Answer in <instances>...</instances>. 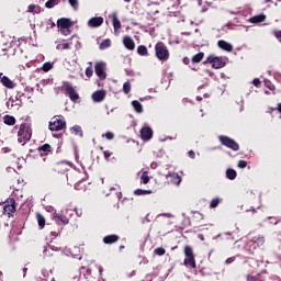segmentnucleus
<instances>
[{
  "label": "nucleus",
  "instance_id": "obj_38",
  "mask_svg": "<svg viewBox=\"0 0 281 281\" xmlns=\"http://www.w3.org/2000/svg\"><path fill=\"white\" fill-rule=\"evenodd\" d=\"M70 47H71V44H69V43H64V44H58L57 45V49H59V50L70 49Z\"/></svg>",
  "mask_w": 281,
  "mask_h": 281
},
{
  "label": "nucleus",
  "instance_id": "obj_41",
  "mask_svg": "<svg viewBox=\"0 0 281 281\" xmlns=\"http://www.w3.org/2000/svg\"><path fill=\"white\" fill-rule=\"evenodd\" d=\"M98 78H100V80H104L106 78V72L105 71H95Z\"/></svg>",
  "mask_w": 281,
  "mask_h": 281
},
{
  "label": "nucleus",
  "instance_id": "obj_8",
  "mask_svg": "<svg viewBox=\"0 0 281 281\" xmlns=\"http://www.w3.org/2000/svg\"><path fill=\"white\" fill-rule=\"evenodd\" d=\"M14 204H15L14 199H10L7 202H4L3 214H7L8 216H10V214H14V212H16V206Z\"/></svg>",
  "mask_w": 281,
  "mask_h": 281
},
{
  "label": "nucleus",
  "instance_id": "obj_25",
  "mask_svg": "<svg viewBox=\"0 0 281 281\" xmlns=\"http://www.w3.org/2000/svg\"><path fill=\"white\" fill-rule=\"evenodd\" d=\"M134 194H136V196H144L146 194H153L151 190H144V189H137L134 191Z\"/></svg>",
  "mask_w": 281,
  "mask_h": 281
},
{
  "label": "nucleus",
  "instance_id": "obj_20",
  "mask_svg": "<svg viewBox=\"0 0 281 281\" xmlns=\"http://www.w3.org/2000/svg\"><path fill=\"white\" fill-rule=\"evenodd\" d=\"M1 82L3 87H7V89H14V81L10 80L8 77H2Z\"/></svg>",
  "mask_w": 281,
  "mask_h": 281
},
{
  "label": "nucleus",
  "instance_id": "obj_54",
  "mask_svg": "<svg viewBox=\"0 0 281 281\" xmlns=\"http://www.w3.org/2000/svg\"><path fill=\"white\" fill-rule=\"evenodd\" d=\"M150 214H147L146 217L143 220V223H150V220L148 218Z\"/></svg>",
  "mask_w": 281,
  "mask_h": 281
},
{
  "label": "nucleus",
  "instance_id": "obj_49",
  "mask_svg": "<svg viewBox=\"0 0 281 281\" xmlns=\"http://www.w3.org/2000/svg\"><path fill=\"white\" fill-rule=\"evenodd\" d=\"M32 65H34V61L25 64V67H23V69H32Z\"/></svg>",
  "mask_w": 281,
  "mask_h": 281
},
{
  "label": "nucleus",
  "instance_id": "obj_43",
  "mask_svg": "<svg viewBox=\"0 0 281 281\" xmlns=\"http://www.w3.org/2000/svg\"><path fill=\"white\" fill-rule=\"evenodd\" d=\"M60 33H61L64 36H69V34H71V30H69V27L60 29Z\"/></svg>",
  "mask_w": 281,
  "mask_h": 281
},
{
  "label": "nucleus",
  "instance_id": "obj_18",
  "mask_svg": "<svg viewBox=\"0 0 281 281\" xmlns=\"http://www.w3.org/2000/svg\"><path fill=\"white\" fill-rule=\"evenodd\" d=\"M263 21H267V15L265 14L255 15L249 19V23H263Z\"/></svg>",
  "mask_w": 281,
  "mask_h": 281
},
{
  "label": "nucleus",
  "instance_id": "obj_56",
  "mask_svg": "<svg viewBox=\"0 0 281 281\" xmlns=\"http://www.w3.org/2000/svg\"><path fill=\"white\" fill-rule=\"evenodd\" d=\"M86 76L87 78H91V76H93V71H86Z\"/></svg>",
  "mask_w": 281,
  "mask_h": 281
},
{
  "label": "nucleus",
  "instance_id": "obj_59",
  "mask_svg": "<svg viewBox=\"0 0 281 281\" xmlns=\"http://www.w3.org/2000/svg\"><path fill=\"white\" fill-rule=\"evenodd\" d=\"M189 61H190V59H188V58H184V59H183V63H184L186 65H188Z\"/></svg>",
  "mask_w": 281,
  "mask_h": 281
},
{
  "label": "nucleus",
  "instance_id": "obj_44",
  "mask_svg": "<svg viewBox=\"0 0 281 281\" xmlns=\"http://www.w3.org/2000/svg\"><path fill=\"white\" fill-rule=\"evenodd\" d=\"M102 137H106L108 139H114L115 134H113V132H108L103 134Z\"/></svg>",
  "mask_w": 281,
  "mask_h": 281
},
{
  "label": "nucleus",
  "instance_id": "obj_51",
  "mask_svg": "<svg viewBox=\"0 0 281 281\" xmlns=\"http://www.w3.org/2000/svg\"><path fill=\"white\" fill-rule=\"evenodd\" d=\"M234 260H235L234 257L226 259V265H232V262H234Z\"/></svg>",
  "mask_w": 281,
  "mask_h": 281
},
{
  "label": "nucleus",
  "instance_id": "obj_2",
  "mask_svg": "<svg viewBox=\"0 0 281 281\" xmlns=\"http://www.w3.org/2000/svg\"><path fill=\"white\" fill-rule=\"evenodd\" d=\"M227 60H229V58L227 57H218V56L210 55L206 58L205 63L211 65L213 69H223V67L227 65Z\"/></svg>",
  "mask_w": 281,
  "mask_h": 281
},
{
  "label": "nucleus",
  "instance_id": "obj_13",
  "mask_svg": "<svg viewBox=\"0 0 281 281\" xmlns=\"http://www.w3.org/2000/svg\"><path fill=\"white\" fill-rule=\"evenodd\" d=\"M106 98V91L98 90L92 94V100L94 102H102Z\"/></svg>",
  "mask_w": 281,
  "mask_h": 281
},
{
  "label": "nucleus",
  "instance_id": "obj_27",
  "mask_svg": "<svg viewBox=\"0 0 281 281\" xmlns=\"http://www.w3.org/2000/svg\"><path fill=\"white\" fill-rule=\"evenodd\" d=\"M58 3H60V0H48L45 3V8H47L48 10H52V8H55V5H58Z\"/></svg>",
  "mask_w": 281,
  "mask_h": 281
},
{
  "label": "nucleus",
  "instance_id": "obj_19",
  "mask_svg": "<svg viewBox=\"0 0 281 281\" xmlns=\"http://www.w3.org/2000/svg\"><path fill=\"white\" fill-rule=\"evenodd\" d=\"M113 27H114V33L117 34V30L122 29V22H120V19H117V14H113Z\"/></svg>",
  "mask_w": 281,
  "mask_h": 281
},
{
  "label": "nucleus",
  "instance_id": "obj_15",
  "mask_svg": "<svg viewBox=\"0 0 281 281\" xmlns=\"http://www.w3.org/2000/svg\"><path fill=\"white\" fill-rule=\"evenodd\" d=\"M53 218H55L56 223H63V225H69V218L63 214L54 213Z\"/></svg>",
  "mask_w": 281,
  "mask_h": 281
},
{
  "label": "nucleus",
  "instance_id": "obj_64",
  "mask_svg": "<svg viewBox=\"0 0 281 281\" xmlns=\"http://www.w3.org/2000/svg\"><path fill=\"white\" fill-rule=\"evenodd\" d=\"M196 100H198V102H201V100H203V98L196 97Z\"/></svg>",
  "mask_w": 281,
  "mask_h": 281
},
{
  "label": "nucleus",
  "instance_id": "obj_17",
  "mask_svg": "<svg viewBox=\"0 0 281 281\" xmlns=\"http://www.w3.org/2000/svg\"><path fill=\"white\" fill-rule=\"evenodd\" d=\"M117 240H120L117 235H109L103 238V243H105V245H113V243H117Z\"/></svg>",
  "mask_w": 281,
  "mask_h": 281
},
{
  "label": "nucleus",
  "instance_id": "obj_32",
  "mask_svg": "<svg viewBox=\"0 0 281 281\" xmlns=\"http://www.w3.org/2000/svg\"><path fill=\"white\" fill-rule=\"evenodd\" d=\"M40 153H52V146L49 144H44L43 146L38 147Z\"/></svg>",
  "mask_w": 281,
  "mask_h": 281
},
{
  "label": "nucleus",
  "instance_id": "obj_3",
  "mask_svg": "<svg viewBox=\"0 0 281 281\" xmlns=\"http://www.w3.org/2000/svg\"><path fill=\"white\" fill-rule=\"evenodd\" d=\"M67 127V122H65V116L63 115H57L54 116L49 124H48V128L49 131H64V128Z\"/></svg>",
  "mask_w": 281,
  "mask_h": 281
},
{
  "label": "nucleus",
  "instance_id": "obj_48",
  "mask_svg": "<svg viewBox=\"0 0 281 281\" xmlns=\"http://www.w3.org/2000/svg\"><path fill=\"white\" fill-rule=\"evenodd\" d=\"M35 9H36V5L31 4V5H29V8H27V12H34Z\"/></svg>",
  "mask_w": 281,
  "mask_h": 281
},
{
  "label": "nucleus",
  "instance_id": "obj_4",
  "mask_svg": "<svg viewBox=\"0 0 281 281\" xmlns=\"http://www.w3.org/2000/svg\"><path fill=\"white\" fill-rule=\"evenodd\" d=\"M155 52L158 60H168V58H170V52L168 50L166 44H164L162 42H158L155 45Z\"/></svg>",
  "mask_w": 281,
  "mask_h": 281
},
{
  "label": "nucleus",
  "instance_id": "obj_31",
  "mask_svg": "<svg viewBox=\"0 0 281 281\" xmlns=\"http://www.w3.org/2000/svg\"><path fill=\"white\" fill-rule=\"evenodd\" d=\"M108 47H111V40H104L100 46H99V49H108Z\"/></svg>",
  "mask_w": 281,
  "mask_h": 281
},
{
  "label": "nucleus",
  "instance_id": "obj_40",
  "mask_svg": "<svg viewBox=\"0 0 281 281\" xmlns=\"http://www.w3.org/2000/svg\"><path fill=\"white\" fill-rule=\"evenodd\" d=\"M154 254H156V256H164L166 254V249H164V248H156L154 250Z\"/></svg>",
  "mask_w": 281,
  "mask_h": 281
},
{
  "label": "nucleus",
  "instance_id": "obj_52",
  "mask_svg": "<svg viewBox=\"0 0 281 281\" xmlns=\"http://www.w3.org/2000/svg\"><path fill=\"white\" fill-rule=\"evenodd\" d=\"M189 157H190L191 159H194V157H195L194 150H190V151H189Z\"/></svg>",
  "mask_w": 281,
  "mask_h": 281
},
{
  "label": "nucleus",
  "instance_id": "obj_53",
  "mask_svg": "<svg viewBox=\"0 0 281 281\" xmlns=\"http://www.w3.org/2000/svg\"><path fill=\"white\" fill-rule=\"evenodd\" d=\"M48 25H49V27H55L56 26V23H54V21H52V20H48Z\"/></svg>",
  "mask_w": 281,
  "mask_h": 281
},
{
  "label": "nucleus",
  "instance_id": "obj_55",
  "mask_svg": "<svg viewBox=\"0 0 281 281\" xmlns=\"http://www.w3.org/2000/svg\"><path fill=\"white\" fill-rule=\"evenodd\" d=\"M266 87H268V89H270V91H273L274 87L271 86L268 81H266Z\"/></svg>",
  "mask_w": 281,
  "mask_h": 281
},
{
  "label": "nucleus",
  "instance_id": "obj_14",
  "mask_svg": "<svg viewBox=\"0 0 281 281\" xmlns=\"http://www.w3.org/2000/svg\"><path fill=\"white\" fill-rule=\"evenodd\" d=\"M123 45L126 47V49H130L131 52L135 49V41H133V37L131 36H125L123 38Z\"/></svg>",
  "mask_w": 281,
  "mask_h": 281
},
{
  "label": "nucleus",
  "instance_id": "obj_12",
  "mask_svg": "<svg viewBox=\"0 0 281 281\" xmlns=\"http://www.w3.org/2000/svg\"><path fill=\"white\" fill-rule=\"evenodd\" d=\"M166 179H170V181L173 183V186H180L181 184V176L177 172H169L166 176Z\"/></svg>",
  "mask_w": 281,
  "mask_h": 281
},
{
  "label": "nucleus",
  "instance_id": "obj_50",
  "mask_svg": "<svg viewBox=\"0 0 281 281\" xmlns=\"http://www.w3.org/2000/svg\"><path fill=\"white\" fill-rule=\"evenodd\" d=\"M103 155H104L105 159H109V157H111V151L105 150V151H103Z\"/></svg>",
  "mask_w": 281,
  "mask_h": 281
},
{
  "label": "nucleus",
  "instance_id": "obj_37",
  "mask_svg": "<svg viewBox=\"0 0 281 281\" xmlns=\"http://www.w3.org/2000/svg\"><path fill=\"white\" fill-rule=\"evenodd\" d=\"M247 281H262V278L260 277V274H257V276L249 274L247 277Z\"/></svg>",
  "mask_w": 281,
  "mask_h": 281
},
{
  "label": "nucleus",
  "instance_id": "obj_36",
  "mask_svg": "<svg viewBox=\"0 0 281 281\" xmlns=\"http://www.w3.org/2000/svg\"><path fill=\"white\" fill-rule=\"evenodd\" d=\"M140 181L142 183H144L146 186V183H148V181H150V178L148 177V172L144 171L142 177H140Z\"/></svg>",
  "mask_w": 281,
  "mask_h": 281
},
{
  "label": "nucleus",
  "instance_id": "obj_21",
  "mask_svg": "<svg viewBox=\"0 0 281 281\" xmlns=\"http://www.w3.org/2000/svg\"><path fill=\"white\" fill-rule=\"evenodd\" d=\"M3 122L7 124V126H14V124H16V119H14L12 115H4Z\"/></svg>",
  "mask_w": 281,
  "mask_h": 281
},
{
  "label": "nucleus",
  "instance_id": "obj_61",
  "mask_svg": "<svg viewBox=\"0 0 281 281\" xmlns=\"http://www.w3.org/2000/svg\"><path fill=\"white\" fill-rule=\"evenodd\" d=\"M223 236H232V233H224Z\"/></svg>",
  "mask_w": 281,
  "mask_h": 281
},
{
  "label": "nucleus",
  "instance_id": "obj_16",
  "mask_svg": "<svg viewBox=\"0 0 281 281\" xmlns=\"http://www.w3.org/2000/svg\"><path fill=\"white\" fill-rule=\"evenodd\" d=\"M57 25L60 29L71 27V20L67 18H61L57 21Z\"/></svg>",
  "mask_w": 281,
  "mask_h": 281
},
{
  "label": "nucleus",
  "instance_id": "obj_33",
  "mask_svg": "<svg viewBox=\"0 0 281 281\" xmlns=\"http://www.w3.org/2000/svg\"><path fill=\"white\" fill-rule=\"evenodd\" d=\"M42 69H43V71H49V70L54 69V63H49V61L45 63L42 66Z\"/></svg>",
  "mask_w": 281,
  "mask_h": 281
},
{
  "label": "nucleus",
  "instance_id": "obj_11",
  "mask_svg": "<svg viewBox=\"0 0 281 281\" xmlns=\"http://www.w3.org/2000/svg\"><path fill=\"white\" fill-rule=\"evenodd\" d=\"M217 47H220V49H223L224 52H234V46L225 40H220L217 42Z\"/></svg>",
  "mask_w": 281,
  "mask_h": 281
},
{
  "label": "nucleus",
  "instance_id": "obj_42",
  "mask_svg": "<svg viewBox=\"0 0 281 281\" xmlns=\"http://www.w3.org/2000/svg\"><path fill=\"white\" fill-rule=\"evenodd\" d=\"M69 5L76 10L78 8V0H68Z\"/></svg>",
  "mask_w": 281,
  "mask_h": 281
},
{
  "label": "nucleus",
  "instance_id": "obj_1",
  "mask_svg": "<svg viewBox=\"0 0 281 281\" xmlns=\"http://www.w3.org/2000/svg\"><path fill=\"white\" fill-rule=\"evenodd\" d=\"M30 139H32V128L27 123H23L20 125V130L18 132V142L21 146H25Z\"/></svg>",
  "mask_w": 281,
  "mask_h": 281
},
{
  "label": "nucleus",
  "instance_id": "obj_62",
  "mask_svg": "<svg viewBox=\"0 0 281 281\" xmlns=\"http://www.w3.org/2000/svg\"><path fill=\"white\" fill-rule=\"evenodd\" d=\"M99 273L102 274V266H99Z\"/></svg>",
  "mask_w": 281,
  "mask_h": 281
},
{
  "label": "nucleus",
  "instance_id": "obj_63",
  "mask_svg": "<svg viewBox=\"0 0 281 281\" xmlns=\"http://www.w3.org/2000/svg\"><path fill=\"white\" fill-rule=\"evenodd\" d=\"M164 216H168V218L172 217V214L168 213V214H165Z\"/></svg>",
  "mask_w": 281,
  "mask_h": 281
},
{
  "label": "nucleus",
  "instance_id": "obj_22",
  "mask_svg": "<svg viewBox=\"0 0 281 281\" xmlns=\"http://www.w3.org/2000/svg\"><path fill=\"white\" fill-rule=\"evenodd\" d=\"M132 106L136 111V113H144V105H142L139 101H132Z\"/></svg>",
  "mask_w": 281,
  "mask_h": 281
},
{
  "label": "nucleus",
  "instance_id": "obj_29",
  "mask_svg": "<svg viewBox=\"0 0 281 281\" xmlns=\"http://www.w3.org/2000/svg\"><path fill=\"white\" fill-rule=\"evenodd\" d=\"M106 69V64L104 61H99L95 64L94 71H104Z\"/></svg>",
  "mask_w": 281,
  "mask_h": 281
},
{
  "label": "nucleus",
  "instance_id": "obj_9",
  "mask_svg": "<svg viewBox=\"0 0 281 281\" xmlns=\"http://www.w3.org/2000/svg\"><path fill=\"white\" fill-rule=\"evenodd\" d=\"M140 137L142 139H144V142H148L149 139H153V128L145 125L140 130Z\"/></svg>",
  "mask_w": 281,
  "mask_h": 281
},
{
  "label": "nucleus",
  "instance_id": "obj_39",
  "mask_svg": "<svg viewBox=\"0 0 281 281\" xmlns=\"http://www.w3.org/2000/svg\"><path fill=\"white\" fill-rule=\"evenodd\" d=\"M123 91H124V93H131V82L126 81L123 85Z\"/></svg>",
  "mask_w": 281,
  "mask_h": 281
},
{
  "label": "nucleus",
  "instance_id": "obj_5",
  "mask_svg": "<svg viewBox=\"0 0 281 281\" xmlns=\"http://www.w3.org/2000/svg\"><path fill=\"white\" fill-rule=\"evenodd\" d=\"M184 266L190 267L191 269H196V260L194 259V250H192V247H184Z\"/></svg>",
  "mask_w": 281,
  "mask_h": 281
},
{
  "label": "nucleus",
  "instance_id": "obj_30",
  "mask_svg": "<svg viewBox=\"0 0 281 281\" xmlns=\"http://www.w3.org/2000/svg\"><path fill=\"white\" fill-rule=\"evenodd\" d=\"M204 53H198L192 57V63H201L203 60Z\"/></svg>",
  "mask_w": 281,
  "mask_h": 281
},
{
  "label": "nucleus",
  "instance_id": "obj_10",
  "mask_svg": "<svg viewBox=\"0 0 281 281\" xmlns=\"http://www.w3.org/2000/svg\"><path fill=\"white\" fill-rule=\"evenodd\" d=\"M104 23V18L94 16L88 21V27H100Z\"/></svg>",
  "mask_w": 281,
  "mask_h": 281
},
{
  "label": "nucleus",
  "instance_id": "obj_47",
  "mask_svg": "<svg viewBox=\"0 0 281 281\" xmlns=\"http://www.w3.org/2000/svg\"><path fill=\"white\" fill-rule=\"evenodd\" d=\"M274 36H276V38H278V41L281 42V31H276Z\"/></svg>",
  "mask_w": 281,
  "mask_h": 281
},
{
  "label": "nucleus",
  "instance_id": "obj_24",
  "mask_svg": "<svg viewBox=\"0 0 281 281\" xmlns=\"http://www.w3.org/2000/svg\"><path fill=\"white\" fill-rule=\"evenodd\" d=\"M70 133H72V135H78L79 137H82V127H80L79 125H75L70 128Z\"/></svg>",
  "mask_w": 281,
  "mask_h": 281
},
{
  "label": "nucleus",
  "instance_id": "obj_23",
  "mask_svg": "<svg viewBox=\"0 0 281 281\" xmlns=\"http://www.w3.org/2000/svg\"><path fill=\"white\" fill-rule=\"evenodd\" d=\"M252 243L257 245V247H262L265 245V236L258 235L252 238Z\"/></svg>",
  "mask_w": 281,
  "mask_h": 281
},
{
  "label": "nucleus",
  "instance_id": "obj_26",
  "mask_svg": "<svg viewBox=\"0 0 281 281\" xmlns=\"http://www.w3.org/2000/svg\"><path fill=\"white\" fill-rule=\"evenodd\" d=\"M236 176H237L236 170H234V169H227L226 170V177L231 181H234V179H236Z\"/></svg>",
  "mask_w": 281,
  "mask_h": 281
},
{
  "label": "nucleus",
  "instance_id": "obj_57",
  "mask_svg": "<svg viewBox=\"0 0 281 281\" xmlns=\"http://www.w3.org/2000/svg\"><path fill=\"white\" fill-rule=\"evenodd\" d=\"M277 110L279 111V113H281V103H278Z\"/></svg>",
  "mask_w": 281,
  "mask_h": 281
},
{
  "label": "nucleus",
  "instance_id": "obj_58",
  "mask_svg": "<svg viewBox=\"0 0 281 281\" xmlns=\"http://www.w3.org/2000/svg\"><path fill=\"white\" fill-rule=\"evenodd\" d=\"M220 78H225V75L223 72H218Z\"/></svg>",
  "mask_w": 281,
  "mask_h": 281
},
{
  "label": "nucleus",
  "instance_id": "obj_35",
  "mask_svg": "<svg viewBox=\"0 0 281 281\" xmlns=\"http://www.w3.org/2000/svg\"><path fill=\"white\" fill-rule=\"evenodd\" d=\"M221 204V199L220 198H215L211 201L210 207L214 209V207H218V205Z\"/></svg>",
  "mask_w": 281,
  "mask_h": 281
},
{
  "label": "nucleus",
  "instance_id": "obj_34",
  "mask_svg": "<svg viewBox=\"0 0 281 281\" xmlns=\"http://www.w3.org/2000/svg\"><path fill=\"white\" fill-rule=\"evenodd\" d=\"M36 218H37V223H38L40 227H42V228L45 227V217L41 214H37Z\"/></svg>",
  "mask_w": 281,
  "mask_h": 281
},
{
  "label": "nucleus",
  "instance_id": "obj_7",
  "mask_svg": "<svg viewBox=\"0 0 281 281\" xmlns=\"http://www.w3.org/2000/svg\"><path fill=\"white\" fill-rule=\"evenodd\" d=\"M221 144H223V146H226L227 148H231L232 150H239L240 146H238V143H236V140L227 137V136H220L218 137Z\"/></svg>",
  "mask_w": 281,
  "mask_h": 281
},
{
  "label": "nucleus",
  "instance_id": "obj_45",
  "mask_svg": "<svg viewBox=\"0 0 281 281\" xmlns=\"http://www.w3.org/2000/svg\"><path fill=\"white\" fill-rule=\"evenodd\" d=\"M238 168H247V161L246 160H239L238 161Z\"/></svg>",
  "mask_w": 281,
  "mask_h": 281
},
{
  "label": "nucleus",
  "instance_id": "obj_60",
  "mask_svg": "<svg viewBox=\"0 0 281 281\" xmlns=\"http://www.w3.org/2000/svg\"><path fill=\"white\" fill-rule=\"evenodd\" d=\"M86 71H92L91 66H89L88 68H86Z\"/></svg>",
  "mask_w": 281,
  "mask_h": 281
},
{
  "label": "nucleus",
  "instance_id": "obj_6",
  "mask_svg": "<svg viewBox=\"0 0 281 281\" xmlns=\"http://www.w3.org/2000/svg\"><path fill=\"white\" fill-rule=\"evenodd\" d=\"M64 90L66 91V95L70 98L72 102H76L79 100L80 95H78V92H76V88L69 82H64Z\"/></svg>",
  "mask_w": 281,
  "mask_h": 281
},
{
  "label": "nucleus",
  "instance_id": "obj_28",
  "mask_svg": "<svg viewBox=\"0 0 281 281\" xmlns=\"http://www.w3.org/2000/svg\"><path fill=\"white\" fill-rule=\"evenodd\" d=\"M137 54H139V56H148V48H146L144 45H140L137 47Z\"/></svg>",
  "mask_w": 281,
  "mask_h": 281
},
{
  "label": "nucleus",
  "instance_id": "obj_46",
  "mask_svg": "<svg viewBox=\"0 0 281 281\" xmlns=\"http://www.w3.org/2000/svg\"><path fill=\"white\" fill-rule=\"evenodd\" d=\"M252 85H254L255 87H260V79H258V78L254 79V80H252Z\"/></svg>",
  "mask_w": 281,
  "mask_h": 281
}]
</instances>
